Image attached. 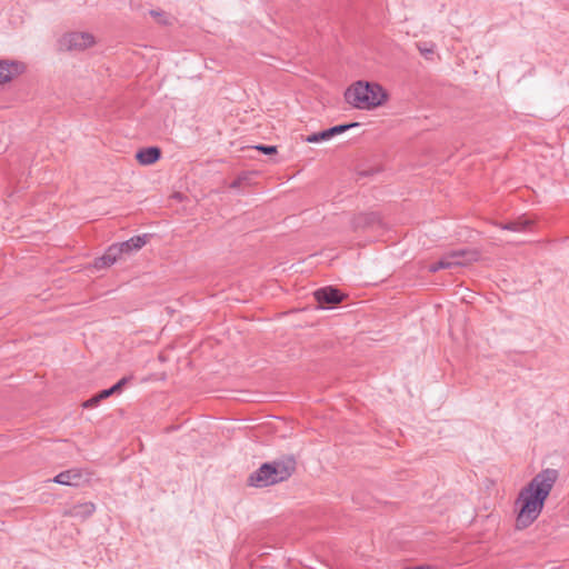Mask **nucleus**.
I'll use <instances>...</instances> for the list:
<instances>
[{"instance_id":"nucleus-1","label":"nucleus","mask_w":569,"mask_h":569,"mask_svg":"<svg viewBox=\"0 0 569 569\" xmlns=\"http://www.w3.org/2000/svg\"><path fill=\"white\" fill-rule=\"evenodd\" d=\"M558 477V470L543 469L520 490L516 500V505L519 506L516 520L518 529L529 527L539 517Z\"/></svg>"},{"instance_id":"nucleus-2","label":"nucleus","mask_w":569,"mask_h":569,"mask_svg":"<svg viewBox=\"0 0 569 569\" xmlns=\"http://www.w3.org/2000/svg\"><path fill=\"white\" fill-rule=\"evenodd\" d=\"M297 461L293 456H286L271 462L262 463L248 478V485L264 488L288 480L296 471Z\"/></svg>"},{"instance_id":"nucleus-3","label":"nucleus","mask_w":569,"mask_h":569,"mask_svg":"<svg viewBox=\"0 0 569 569\" xmlns=\"http://www.w3.org/2000/svg\"><path fill=\"white\" fill-rule=\"evenodd\" d=\"M345 98L355 108L371 110L383 104L388 93L378 83L358 81L346 90Z\"/></svg>"},{"instance_id":"nucleus-4","label":"nucleus","mask_w":569,"mask_h":569,"mask_svg":"<svg viewBox=\"0 0 569 569\" xmlns=\"http://www.w3.org/2000/svg\"><path fill=\"white\" fill-rule=\"evenodd\" d=\"M94 44V37L89 32H69L59 39V46L67 51H82Z\"/></svg>"},{"instance_id":"nucleus-5","label":"nucleus","mask_w":569,"mask_h":569,"mask_svg":"<svg viewBox=\"0 0 569 569\" xmlns=\"http://www.w3.org/2000/svg\"><path fill=\"white\" fill-rule=\"evenodd\" d=\"M479 259V252L475 249L452 250L441 258L442 262H447V269L466 266Z\"/></svg>"},{"instance_id":"nucleus-6","label":"nucleus","mask_w":569,"mask_h":569,"mask_svg":"<svg viewBox=\"0 0 569 569\" xmlns=\"http://www.w3.org/2000/svg\"><path fill=\"white\" fill-rule=\"evenodd\" d=\"M358 126H359V123H357V122L347 123V124H338V126L331 127L329 129L322 130L320 132H315L312 134H309L305 138V141L309 142V143H318V142L327 141L338 134L346 132L350 128L358 127Z\"/></svg>"},{"instance_id":"nucleus-7","label":"nucleus","mask_w":569,"mask_h":569,"mask_svg":"<svg viewBox=\"0 0 569 569\" xmlns=\"http://www.w3.org/2000/svg\"><path fill=\"white\" fill-rule=\"evenodd\" d=\"M26 66L16 60H0V84L12 81L18 76L22 74Z\"/></svg>"},{"instance_id":"nucleus-8","label":"nucleus","mask_w":569,"mask_h":569,"mask_svg":"<svg viewBox=\"0 0 569 569\" xmlns=\"http://www.w3.org/2000/svg\"><path fill=\"white\" fill-rule=\"evenodd\" d=\"M315 298L321 308H329L338 305L345 296L335 287H325L315 291Z\"/></svg>"},{"instance_id":"nucleus-9","label":"nucleus","mask_w":569,"mask_h":569,"mask_svg":"<svg viewBox=\"0 0 569 569\" xmlns=\"http://www.w3.org/2000/svg\"><path fill=\"white\" fill-rule=\"evenodd\" d=\"M121 247H119L117 243H113L107 249L103 256L94 260L93 266L96 269L110 267L121 257Z\"/></svg>"},{"instance_id":"nucleus-10","label":"nucleus","mask_w":569,"mask_h":569,"mask_svg":"<svg viewBox=\"0 0 569 569\" xmlns=\"http://www.w3.org/2000/svg\"><path fill=\"white\" fill-rule=\"evenodd\" d=\"M96 510V506L92 502H82L72 506L71 508L67 509L63 515L84 520L89 518Z\"/></svg>"},{"instance_id":"nucleus-11","label":"nucleus","mask_w":569,"mask_h":569,"mask_svg":"<svg viewBox=\"0 0 569 569\" xmlns=\"http://www.w3.org/2000/svg\"><path fill=\"white\" fill-rule=\"evenodd\" d=\"M83 480V475L78 469H69L58 473L53 481L59 485L64 486H79Z\"/></svg>"},{"instance_id":"nucleus-12","label":"nucleus","mask_w":569,"mask_h":569,"mask_svg":"<svg viewBox=\"0 0 569 569\" xmlns=\"http://www.w3.org/2000/svg\"><path fill=\"white\" fill-rule=\"evenodd\" d=\"M161 157V150L158 147H148L139 150L136 159L139 163L149 166L157 162Z\"/></svg>"},{"instance_id":"nucleus-13","label":"nucleus","mask_w":569,"mask_h":569,"mask_svg":"<svg viewBox=\"0 0 569 569\" xmlns=\"http://www.w3.org/2000/svg\"><path fill=\"white\" fill-rule=\"evenodd\" d=\"M149 234L134 236L127 241L117 243L121 247L122 253H131L133 251L140 250L149 240Z\"/></svg>"},{"instance_id":"nucleus-14","label":"nucleus","mask_w":569,"mask_h":569,"mask_svg":"<svg viewBox=\"0 0 569 569\" xmlns=\"http://www.w3.org/2000/svg\"><path fill=\"white\" fill-rule=\"evenodd\" d=\"M378 221H379V218L373 212L360 213L352 219L351 224H352L353 230H358V229L368 228Z\"/></svg>"},{"instance_id":"nucleus-15","label":"nucleus","mask_w":569,"mask_h":569,"mask_svg":"<svg viewBox=\"0 0 569 569\" xmlns=\"http://www.w3.org/2000/svg\"><path fill=\"white\" fill-rule=\"evenodd\" d=\"M531 224H532V220L522 216V217H519L516 220L509 221L507 223H499L498 226L503 230L520 232V231H526L527 229H529V227Z\"/></svg>"},{"instance_id":"nucleus-16","label":"nucleus","mask_w":569,"mask_h":569,"mask_svg":"<svg viewBox=\"0 0 569 569\" xmlns=\"http://www.w3.org/2000/svg\"><path fill=\"white\" fill-rule=\"evenodd\" d=\"M110 397V392L107 391V389L100 391L96 396L91 397L87 401L83 402L84 408H93L96 407L101 400L107 399Z\"/></svg>"},{"instance_id":"nucleus-17","label":"nucleus","mask_w":569,"mask_h":569,"mask_svg":"<svg viewBox=\"0 0 569 569\" xmlns=\"http://www.w3.org/2000/svg\"><path fill=\"white\" fill-rule=\"evenodd\" d=\"M417 49L428 60L432 59L435 54V44L428 42H418Z\"/></svg>"},{"instance_id":"nucleus-18","label":"nucleus","mask_w":569,"mask_h":569,"mask_svg":"<svg viewBox=\"0 0 569 569\" xmlns=\"http://www.w3.org/2000/svg\"><path fill=\"white\" fill-rule=\"evenodd\" d=\"M130 380L129 377H123L120 379L116 385H113L111 388L107 389L108 392H110V396L118 393L122 390V388L127 385V382Z\"/></svg>"},{"instance_id":"nucleus-19","label":"nucleus","mask_w":569,"mask_h":569,"mask_svg":"<svg viewBox=\"0 0 569 569\" xmlns=\"http://www.w3.org/2000/svg\"><path fill=\"white\" fill-rule=\"evenodd\" d=\"M256 150L264 153V154H274L277 153L276 146H267V144H258L253 147Z\"/></svg>"},{"instance_id":"nucleus-20","label":"nucleus","mask_w":569,"mask_h":569,"mask_svg":"<svg viewBox=\"0 0 569 569\" xmlns=\"http://www.w3.org/2000/svg\"><path fill=\"white\" fill-rule=\"evenodd\" d=\"M150 16L153 17L160 24H167L168 20L164 16L163 11L160 10H150Z\"/></svg>"},{"instance_id":"nucleus-21","label":"nucleus","mask_w":569,"mask_h":569,"mask_svg":"<svg viewBox=\"0 0 569 569\" xmlns=\"http://www.w3.org/2000/svg\"><path fill=\"white\" fill-rule=\"evenodd\" d=\"M447 266H449L447 262H442L441 259L432 264L429 266V271L435 273L441 269H447Z\"/></svg>"},{"instance_id":"nucleus-22","label":"nucleus","mask_w":569,"mask_h":569,"mask_svg":"<svg viewBox=\"0 0 569 569\" xmlns=\"http://www.w3.org/2000/svg\"><path fill=\"white\" fill-rule=\"evenodd\" d=\"M241 182H242V179H241V178H238V179H236V180L230 184V187H231V188H238V187H240Z\"/></svg>"}]
</instances>
